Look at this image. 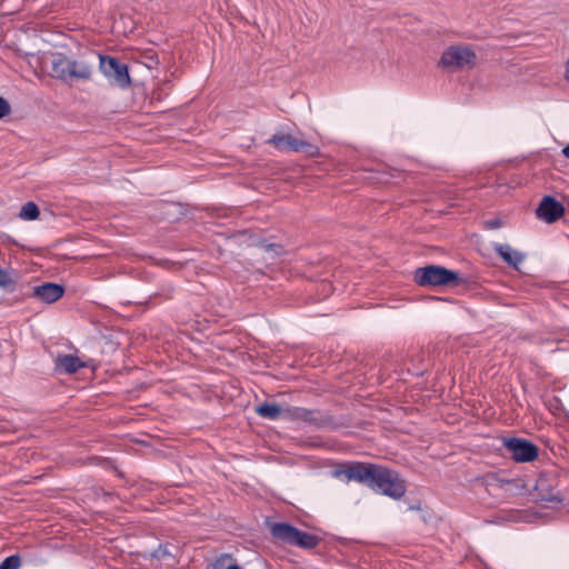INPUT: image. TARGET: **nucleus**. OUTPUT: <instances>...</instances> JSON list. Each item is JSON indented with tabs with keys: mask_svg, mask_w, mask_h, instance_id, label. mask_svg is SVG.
<instances>
[{
	"mask_svg": "<svg viewBox=\"0 0 569 569\" xmlns=\"http://www.w3.org/2000/svg\"><path fill=\"white\" fill-rule=\"evenodd\" d=\"M96 54L81 56L73 59L64 53L53 54L51 69L52 78L64 83L74 81H91L94 74Z\"/></svg>",
	"mask_w": 569,
	"mask_h": 569,
	"instance_id": "nucleus-1",
	"label": "nucleus"
},
{
	"mask_svg": "<svg viewBox=\"0 0 569 569\" xmlns=\"http://www.w3.org/2000/svg\"><path fill=\"white\" fill-rule=\"evenodd\" d=\"M476 52L467 46H451L445 50L439 61L442 68L458 71L471 70L477 66Z\"/></svg>",
	"mask_w": 569,
	"mask_h": 569,
	"instance_id": "nucleus-2",
	"label": "nucleus"
},
{
	"mask_svg": "<svg viewBox=\"0 0 569 569\" xmlns=\"http://www.w3.org/2000/svg\"><path fill=\"white\" fill-rule=\"evenodd\" d=\"M386 496L400 499L406 493L405 481L395 471L378 466L370 486Z\"/></svg>",
	"mask_w": 569,
	"mask_h": 569,
	"instance_id": "nucleus-3",
	"label": "nucleus"
},
{
	"mask_svg": "<svg viewBox=\"0 0 569 569\" xmlns=\"http://www.w3.org/2000/svg\"><path fill=\"white\" fill-rule=\"evenodd\" d=\"M96 58L99 59L100 72L113 84L121 89H127L131 86V78L127 64L110 56L97 54Z\"/></svg>",
	"mask_w": 569,
	"mask_h": 569,
	"instance_id": "nucleus-4",
	"label": "nucleus"
},
{
	"mask_svg": "<svg viewBox=\"0 0 569 569\" xmlns=\"http://www.w3.org/2000/svg\"><path fill=\"white\" fill-rule=\"evenodd\" d=\"M270 531L273 538L284 543L308 549L315 548L318 543L317 537L308 532L300 531L288 523H273L270 527Z\"/></svg>",
	"mask_w": 569,
	"mask_h": 569,
	"instance_id": "nucleus-5",
	"label": "nucleus"
},
{
	"mask_svg": "<svg viewBox=\"0 0 569 569\" xmlns=\"http://www.w3.org/2000/svg\"><path fill=\"white\" fill-rule=\"evenodd\" d=\"M458 279V273L440 266H427L416 271L415 280L420 286H443Z\"/></svg>",
	"mask_w": 569,
	"mask_h": 569,
	"instance_id": "nucleus-6",
	"label": "nucleus"
},
{
	"mask_svg": "<svg viewBox=\"0 0 569 569\" xmlns=\"http://www.w3.org/2000/svg\"><path fill=\"white\" fill-rule=\"evenodd\" d=\"M268 142L274 146L278 150L306 152L310 157H315L319 153V150L316 146L290 134H274Z\"/></svg>",
	"mask_w": 569,
	"mask_h": 569,
	"instance_id": "nucleus-7",
	"label": "nucleus"
},
{
	"mask_svg": "<svg viewBox=\"0 0 569 569\" xmlns=\"http://www.w3.org/2000/svg\"><path fill=\"white\" fill-rule=\"evenodd\" d=\"M377 468V465L371 463H351L345 469L333 471V476L340 477L341 475H345L349 480H356L370 486Z\"/></svg>",
	"mask_w": 569,
	"mask_h": 569,
	"instance_id": "nucleus-8",
	"label": "nucleus"
},
{
	"mask_svg": "<svg viewBox=\"0 0 569 569\" xmlns=\"http://www.w3.org/2000/svg\"><path fill=\"white\" fill-rule=\"evenodd\" d=\"M505 446L516 461H532L538 456V449L527 440L511 438L505 440Z\"/></svg>",
	"mask_w": 569,
	"mask_h": 569,
	"instance_id": "nucleus-9",
	"label": "nucleus"
},
{
	"mask_svg": "<svg viewBox=\"0 0 569 569\" xmlns=\"http://www.w3.org/2000/svg\"><path fill=\"white\" fill-rule=\"evenodd\" d=\"M565 213L563 206L550 196L542 198L536 210V214L547 223H552L560 219Z\"/></svg>",
	"mask_w": 569,
	"mask_h": 569,
	"instance_id": "nucleus-10",
	"label": "nucleus"
},
{
	"mask_svg": "<svg viewBox=\"0 0 569 569\" xmlns=\"http://www.w3.org/2000/svg\"><path fill=\"white\" fill-rule=\"evenodd\" d=\"M177 563V557L167 546H159V548L150 555V566L154 569H173Z\"/></svg>",
	"mask_w": 569,
	"mask_h": 569,
	"instance_id": "nucleus-11",
	"label": "nucleus"
},
{
	"mask_svg": "<svg viewBox=\"0 0 569 569\" xmlns=\"http://www.w3.org/2000/svg\"><path fill=\"white\" fill-rule=\"evenodd\" d=\"M64 293V288L61 284L47 282L33 288V297L46 303H52L59 300Z\"/></svg>",
	"mask_w": 569,
	"mask_h": 569,
	"instance_id": "nucleus-12",
	"label": "nucleus"
},
{
	"mask_svg": "<svg viewBox=\"0 0 569 569\" xmlns=\"http://www.w3.org/2000/svg\"><path fill=\"white\" fill-rule=\"evenodd\" d=\"M249 239L251 240L249 242V246H253L260 249L261 252L263 253L262 258L267 261H274L278 257H280L283 253L282 246L278 243H267L264 240L251 236L249 237Z\"/></svg>",
	"mask_w": 569,
	"mask_h": 569,
	"instance_id": "nucleus-13",
	"label": "nucleus"
},
{
	"mask_svg": "<svg viewBox=\"0 0 569 569\" xmlns=\"http://www.w3.org/2000/svg\"><path fill=\"white\" fill-rule=\"evenodd\" d=\"M256 412L262 417L270 420H276L280 418L284 412L291 415V410H283L281 406L273 402H264L256 407Z\"/></svg>",
	"mask_w": 569,
	"mask_h": 569,
	"instance_id": "nucleus-14",
	"label": "nucleus"
},
{
	"mask_svg": "<svg viewBox=\"0 0 569 569\" xmlns=\"http://www.w3.org/2000/svg\"><path fill=\"white\" fill-rule=\"evenodd\" d=\"M56 367L67 373H73L79 368L84 367V363L72 355H60L56 359Z\"/></svg>",
	"mask_w": 569,
	"mask_h": 569,
	"instance_id": "nucleus-15",
	"label": "nucleus"
},
{
	"mask_svg": "<svg viewBox=\"0 0 569 569\" xmlns=\"http://www.w3.org/2000/svg\"><path fill=\"white\" fill-rule=\"evenodd\" d=\"M495 249L498 252V254L503 259V261L515 267L516 269L518 268L519 263H521L523 260V256L520 252L513 250L508 244H496Z\"/></svg>",
	"mask_w": 569,
	"mask_h": 569,
	"instance_id": "nucleus-16",
	"label": "nucleus"
},
{
	"mask_svg": "<svg viewBox=\"0 0 569 569\" xmlns=\"http://www.w3.org/2000/svg\"><path fill=\"white\" fill-rule=\"evenodd\" d=\"M39 208L34 202H27L22 206L19 217L26 220H36L39 217Z\"/></svg>",
	"mask_w": 569,
	"mask_h": 569,
	"instance_id": "nucleus-17",
	"label": "nucleus"
},
{
	"mask_svg": "<svg viewBox=\"0 0 569 569\" xmlns=\"http://www.w3.org/2000/svg\"><path fill=\"white\" fill-rule=\"evenodd\" d=\"M16 284V278L12 272L0 267V288L3 290H10Z\"/></svg>",
	"mask_w": 569,
	"mask_h": 569,
	"instance_id": "nucleus-18",
	"label": "nucleus"
},
{
	"mask_svg": "<svg viewBox=\"0 0 569 569\" xmlns=\"http://www.w3.org/2000/svg\"><path fill=\"white\" fill-rule=\"evenodd\" d=\"M21 559L19 556H10L0 563V569H19Z\"/></svg>",
	"mask_w": 569,
	"mask_h": 569,
	"instance_id": "nucleus-19",
	"label": "nucleus"
},
{
	"mask_svg": "<svg viewBox=\"0 0 569 569\" xmlns=\"http://www.w3.org/2000/svg\"><path fill=\"white\" fill-rule=\"evenodd\" d=\"M483 224L487 229H499L503 226V221L500 218H493L485 221Z\"/></svg>",
	"mask_w": 569,
	"mask_h": 569,
	"instance_id": "nucleus-20",
	"label": "nucleus"
},
{
	"mask_svg": "<svg viewBox=\"0 0 569 569\" xmlns=\"http://www.w3.org/2000/svg\"><path fill=\"white\" fill-rule=\"evenodd\" d=\"M11 108L8 101L0 97V119L9 114Z\"/></svg>",
	"mask_w": 569,
	"mask_h": 569,
	"instance_id": "nucleus-21",
	"label": "nucleus"
},
{
	"mask_svg": "<svg viewBox=\"0 0 569 569\" xmlns=\"http://www.w3.org/2000/svg\"><path fill=\"white\" fill-rule=\"evenodd\" d=\"M226 560V557H221L219 559H217L212 565V569H222L223 568V562Z\"/></svg>",
	"mask_w": 569,
	"mask_h": 569,
	"instance_id": "nucleus-22",
	"label": "nucleus"
},
{
	"mask_svg": "<svg viewBox=\"0 0 569 569\" xmlns=\"http://www.w3.org/2000/svg\"><path fill=\"white\" fill-rule=\"evenodd\" d=\"M562 153L567 159H569V144L562 149Z\"/></svg>",
	"mask_w": 569,
	"mask_h": 569,
	"instance_id": "nucleus-23",
	"label": "nucleus"
},
{
	"mask_svg": "<svg viewBox=\"0 0 569 569\" xmlns=\"http://www.w3.org/2000/svg\"><path fill=\"white\" fill-rule=\"evenodd\" d=\"M226 569H241L238 565H230Z\"/></svg>",
	"mask_w": 569,
	"mask_h": 569,
	"instance_id": "nucleus-24",
	"label": "nucleus"
},
{
	"mask_svg": "<svg viewBox=\"0 0 569 569\" xmlns=\"http://www.w3.org/2000/svg\"><path fill=\"white\" fill-rule=\"evenodd\" d=\"M566 79L569 81V60L567 63Z\"/></svg>",
	"mask_w": 569,
	"mask_h": 569,
	"instance_id": "nucleus-25",
	"label": "nucleus"
},
{
	"mask_svg": "<svg viewBox=\"0 0 569 569\" xmlns=\"http://www.w3.org/2000/svg\"><path fill=\"white\" fill-rule=\"evenodd\" d=\"M501 485L510 486V485H512V482L511 481H501Z\"/></svg>",
	"mask_w": 569,
	"mask_h": 569,
	"instance_id": "nucleus-26",
	"label": "nucleus"
}]
</instances>
